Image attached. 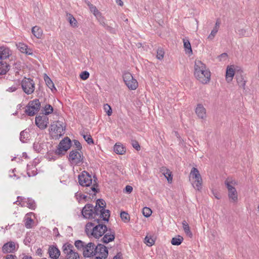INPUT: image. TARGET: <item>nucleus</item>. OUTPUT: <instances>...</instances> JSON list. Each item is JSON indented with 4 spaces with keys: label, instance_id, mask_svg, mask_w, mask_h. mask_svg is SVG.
<instances>
[{
    "label": "nucleus",
    "instance_id": "nucleus-1",
    "mask_svg": "<svg viewBox=\"0 0 259 259\" xmlns=\"http://www.w3.org/2000/svg\"><path fill=\"white\" fill-rule=\"evenodd\" d=\"M102 218L99 221L88 223L85 225V232L89 237L99 238L102 236L107 230V226L103 224Z\"/></svg>",
    "mask_w": 259,
    "mask_h": 259
},
{
    "label": "nucleus",
    "instance_id": "nucleus-2",
    "mask_svg": "<svg viewBox=\"0 0 259 259\" xmlns=\"http://www.w3.org/2000/svg\"><path fill=\"white\" fill-rule=\"evenodd\" d=\"M194 75L201 83L206 84L210 79V72L206 68L205 65L200 60H195Z\"/></svg>",
    "mask_w": 259,
    "mask_h": 259
},
{
    "label": "nucleus",
    "instance_id": "nucleus-3",
    "mask_svg": "<svg viewBox=\"0 0 259 259\" xmlns=\"http://www.w3.org/2000/svg\"><path fill=\"white\" fill-rule=\"evenodd\" d=\"M100 212L97 206H94L91 204H87L83 207L81 213L83 218L93 220L92 222H95L102 218L101 215H100Z\"/></svg>",
    "mask_w": 259,
    "mask_h": 259
},
{
    "label": "nucleus",
    "instance_id": "nucleus-4",
    "mask_svg": "<svg viewBox=\"0 0 259 259\" xmlns=\"http://www.w3.org/2000/svg\"><path fill=\"white\" fill-rule=\"evenodd\" d=\"M236 182L235 181L227 179L225 184L228 189V197L231 202L236 203L238 201V194L236 188L233 186Z\"/></svg>",
    "mask_w": 259,
    "mask_h": 259
},
{
    "label": "nucleus",
    "instance_id": "nucleus-5",
    "mask_svg": "<svg viewBox=\"0 0 259 259\" xmlns=\"http://www.w3.org/2000/svg\"><path fill=\"white\" fill-rule=\"evenodd\" d=\"M190 178L195 179L192 184L194 189L200 191L202 188V179L197 168L193 167L190 173Z\"/></svg>",
    "mask_w": 259,
    "mask_h": 259
},
{
    "label": "nucleus",
    "instance_id": "nucleus-6",
    "mask_svg": "<svg viewBox=\"0 0 259 259\" xmlns=\"http://www.w3.org/2000/svg\"><path fill=\"white\" fill-rule=\"evenodd\" d=\"M40 107L41 104L39 100L34 99L29 102L26 107L25 112L28 116H33L39 111Z\"/></svg>",
    "mask_w": 259,
    "mask_h": 259
},
{
    "label": "nucleus",
    "instance_id": "nucleus-7",
    "mask_svg": "<svg viewBox=\"0 0 259 259\" xmlns=\"http://www.w3.org/2000/svg\"><path fill=\"white\" fill-rule=\"evenodd\" d=\"M23 91L27 95L32 94L35 90L34 81L30 78L24 77L21 82Z\"/></svg>",
    "mask_w": 259,
    "mask_h": 259
},
{
    "label": "nucleus",
    "instance_id": "nucleus-8",
    "mask_svg": "<svg viewBox=\"0 0 259 259\" xmlns=\"http://www.w3.org/2000/svg\"><path fill=\"white\" fill-rule=\"evenodd\" d=\"M95 206H97L98 210L100 211L99 213L100 215H101L102 217V220L105 222H108L110 214L109 210L105 209L106 207L105 201L102 199H99L97 200Z\"/></svg>",
    "mask_w": 259,
    "mask_h": 259
},
{
    "label": "nucleus",
    "instance_id": "nucleus-9",
    "mask_svg": "<svg viewBox=\"0 0 259 259\" xmlns=\"http://www.w3.org/2000/svg\"><path fill=\"white\" fill-rule=\"evenodd\" d=\"M123 79L125 84L130 90H135L138 87V83L137 80L134 78L132 74L128 72L123 73Z\"/></svg>",
    "mask_w": 259,
    "mask_h": 259
},
{
    "label": "nucleus",
    "instance_id": "nucleus-10",
    "mask_svg": "<svg viewBox=\"0 0 259 259\" xmlns=\"http://www.w3.org/2000/svg\"><path fill=\"white\" fill-rule=\"evenodd\" d=\"M70 147L71 140L68 137H66L60 141L55 153L58 155H64Z\"/></svg>",
    "mask_w": 259,
    "mask_h": 259
},
{
    "label": "nucleus",
    "instance_id": "nucleus-11",
    "mask_svg": "<svg viewBox=\"0 0 259 259\" xmlns=\"http://www.w3.org/2000/svg\"><path fill=\"white\" fill-rule=\"evenodd\" d=\"M79 184L83 187H90L92 184L93 180L91 175L86 171H83L78 176Z\"/></svg>",
    "mask_w": 259,
    "mask_h": 259
},
{
    "label": "nucleus",
    "instance_id": "nucleus-12",
    "mask_svg": "<svg viewBox=\"0 0 259 259\" xmlns=\"http://www.w3.org/2000/svg\"><path fill=\"white\" fill-rule=\"evenodd\" d=\"M65 126L61 121L54 122L51 125V131L56 136H61L64 134Z\"/></svg>",
    "mask_w": 259,
    "mask_h": 259
},
{
    "label": "nucleus",
    "instance_id": "nucleus-13",
    "mask_svg": "<svg viewBox=\"0 0 259 259\" xmlns=\"http://www.w3.org/2000/svg\"><path fill=\"white\" fill-rule=\"evenodd\" d=\"M83 157L81 152L77 150H72L69 153L68 159L72 164H79L82 162Z\"/></svg>",
    "mask_w": 259,
    "mask_h": 259
},
{
    "label": "nucleus",
    "instance_id": "nucleus-14",
    "mask_svg": "<svg viewBox=\"0 0 259 259\" xmlns=\"http://www.w3.org/2000/svg\"><path fill=\"white\" fill-rule=\"evenodd\" d=\"M96 246L94 243L89 242L85 245L83 255L85 257H90L96 255Z\"/></svg>",
    "mask_w": 259,
    "mask_h": 259
},
{
    "label": "nucleus",
    "instance_id": "nucleus-15",
    "mask_svg": "<svg viewBox=\"0 0 259 259\" xmlns=\"http://www.w3.org/2000/svg\"><path fill=\"white\" fill-rule=\"evenodd\" d=\"M36 125L41 130L45 129L49 123V118L45 115H38L35 117Z\"/></svg>",
    "mask_w": 259,
    "mask_h": 259
},
{
    "label": "nucleus",
    "instance_id": "nucleus-16",
    "mask_svg": "<svg viewBox=\"0 0 259 259\" xmlns=\"http://www.w3.org/2000/svg\"><path fill=\"white\" fill-rule=\"evenodd\" d=\"M96 255L98 256L101 257L103 259H105L107 257L108 254V251L107 248L104 245L98 244L96 245Z\"/></svg>",
    "mask_w": 259,
    "mask_h": 259
},
{
    "label": "nucleus",
    "instance_id": "nucleus-17",
    "mask_svg": "<svg viewBox=\"0 0 259 259\" xmlns=\"http://www.w3.org/2000/svg\"><path fill=\"white\" fill-rule=\"evenodd\" d=\"M98 185L97 182V178L96 177L94 176V181L92 186L90 185V187H85L86 188L84 190V192L90 195H96V194L99 191L98 188Z\"/></svg>",
    "mask_w": 259,
    "mask_h": 259
},
{
    "label": "nucleus",
    "instance_id": "nucleus-18",
    "mask_svg": "<svg viewBox=\"0 0 259 259\" xmlns=\"http://www.w3.org/2000/svg\"><path fill=\"white\" fill-rule=\"evenodd\" d=\"M104 236L102 239V241L104 243H108L112 241L115 239V232L111 229L107 228Z\"/></svg>",
    "mask_w": 259,
    "mask_h": 259
},
{
    "label": "nucleus",
    "instance_id": "nucleus-19",
    "mask_svg": "<svg viewBox=\"0 0 259 259\" xmlns=\"http://www.w3.org/2000/svg\"><path fill=\"white\" fill-rule=\"evenodd\" d=\"M16 250V244L13 241L5 243L2 247V251L4 253H14Z\"/></svg>",
    "mask_w": 259,
    "mask_h": 259
},
{
    "label": "nucleus",
    "instance_id": "nucleus-20",
    "mask_svg": "<svg viewBox=\"0 0 259 259\" xmlns=\"http://www.w3.org/2000/svg\"><path fill=\"white\" fill-rule=\"evenodd\" d=\"M62 250L63 253L65 255V257L67 256H69L76 252L74 251V246L70 243H65L62 247Z\"/></svg>",
    "mask_w": 259,
    "mask_h": 259
},
{
    "label": "nucleus",
    "instance_id": "nucleus-21",
    "mask_svg": "<svg viewBox=\"0 0 259 259\" xmlns=\"http://www.w3.org/2000/svg\"><path fill=\"white\" fill-rule=\"evenodd\" d=\"M48 253L50 257L53 259H57L60 255V251L56 246L54 245L49 247Z\"/></svg>",
    "mask_w": 259,
    "mask_h": 259
},
{
    "label": "nucleus",
    "instance_id": "nucleus-22",
    "mask_svg": "<svg viewBox=\"0 0 259 259\" xmlns=\"http://www.w3.org/2000/svg\"><path fill=\"white\" fill-rule=\"evenodd\" d=\"M197 116L201 119H205L206 117V109L201 104H198L195 109Z\"/></svg>",
    "mask_w": 259,
    "mask_h": 259
},
{
    "label": "nucleus",
    "instance_id": "nucleus-23",
    "mask_svg": "<svg viewBox=\"0 0 259 259\" xmlns=\"http://www.w3.org/2000/svg\"><path fill=\"white\" fill-rule=\"evenodd\" d=\"M17 48L22 53H25L27 55H32L33 54L32 50L28 48V46L22 42H19L17 44Z\"/></svg>",
    "mask_w": 259,
    "mask_h": 259
},
{
    "label": "nucleus",
    "instance_id": "nucleus-24",
    "mask_svg": "<svg viewBox=\"0 0 259 259\" xmlns=\"http://www.w3.org/2000/svg\"><path fill=\"white\" fill-rule=\"evenodd\" d=\"M160 171L164 176L168 183H171L172 181V176L171 171L165 167H162Z\"/></svg>",
    "mask_w": 259,
    "mask_h": 259
},
{
    "label": "nucleus",
    "instance_id": "nucleus-25",
    "mask_svg": "<svg viewBox=\"0 0 259 259\" xmlns=\"http://www.w3.org/2000/svg\"><path fill=\"white\" fill-rule=\"evenodd\" d=\"M242 71L238 70L236 73V78L237 79V83L240 87H242L243 89L245 88L246 81L244 80L242 75Z\"/></svg>",
    "mask_w": 259,
    "mask_h": 259
},
{
    "label": "nucleus",
    "instance_id": "nucleus-26",
    "mask_svg": "<svg viewBox=\"0 0 259 259\" xmlns=\"http://www.w3.org/2000/svg\"><path fill=\"white\" fill-rule=\"evenodd\" d=\"M11 55V51L8 48L0 47V59H6Z\"/></svg>",
    "mask_w": 259,
    "mask_h": 259
},
{
    "label": "nucleus",
    "instance_id": "nucleus-27",
    "mask_svg": "<svg viewBox=\"0 0 259 259\" xmlns=\"http://www.w3.org/2000/svg\"><path fill=\"white\" fill-rule=\"evenodd\" d=\"M235 75V71L232 66H228L227 68L226 79L228 82H230L233 79Z\"/></svg>",
    "mask_w": 259,
    "mask_h": 259
},
{
    "label": "nucleus",
    "instance_id": "nucleus-28",
    "mask_svg": "<svg viewBox=\"0 0 259 259\" xmlns=\"http://www.w3.org/2000/svg\"><path fill=\"white\" fill-rule=\"evenodd\" d=\"M114 151L117 154L123 155L125 152V148L120 143H116L114 146Z\"/></svg>",
    "mask_w": 259,
    "mask_h": 259
},
{
    "label": "nucleus",
    "instance_id": "nucleus-29",
    "mask_svg": "<svg viewBox=\"0 0 259 259\" xmlns=\"http://www.w3.org/2000/svg\"><path fill=\"white\" fill-rule=\"evenodd\" d=\"M32 34L37 38H40L42 35V29L38 26H35L32 28L31 30Z\"/></svg>",
    "mask_w": 259,
    "mask_h": 259
},
{
    "label": "nucleus",
    "instance_id": "nucleus-30",
    "mask_svg": "<svg viewBox=\"0 0 259 259\" xmlns=\"http://www.w3.org/2000/svg\"><path fill=\"white\" fill-rule=\"evenodd\" d=\"M21 206H27L29 208L34 209L36 205L33 200H32V199L28 198L27 200H25L23 202V204H21Z\"/></svg>",
    "mask_w": 259,
    "mask_h": 259
},
{
    "label": "nucleus",
    "instance_id": "nucleus-31",
    "mask_svg": "<svg viewBox=\"0 0 259 259\" xmlns=\"http://www.w3.org/2000/svg\"><path fill=\"white\" fill-rule=\"evenodd\" d=\"M10 69V66L3 61L0 62V75L6 74Z\"/></svg>",
    "mask_w": 259,
    "mask_h": 259
},
{
    "label": "nucleus",
    "instance_id": "nucleus-32",
    "mask_svg": "<svg viewBox=\"0 0 259 259\" xmlns=\"http://www.w3.org/2000/svg\"><path fill=\"white\" fill-rule=\"evenodd\" d=\"M184 42V47L185 48V51L186 53L192 54V50L190 42L189 39L187 38H183V39Z\"/></svg>",
    "mask_w": 259,
    "mask_h": 259
},
{
    "label": "nucleus",
    "instance_id": "nucleus-33",
    "mask_svg": "<svg viewBox=\"0 0 259 259\" xmlns=\"http://www.w3.org/2000/svg\"><path fill=\"white\" fill-rule=\"evenodd\" d=\"M67 20L69 21L70 25L73 27H77V22L75 18L71 14H67Z\"/></svg>",
    "mask_w": 259,
    "mask_h": 259
},
{
    "label": "nucleus",
    "instance_id": "nucleus-34",
    "mask_svg": "<svg viewBox=\"0 0 259 259\" xmlns=\"http://www.w3.org/2000/svg\"><path fill=\"white\" fill-rule=\"evenodd\" d=\"M183 240L184 239L182 236L178 235L177 236L172 238L171 243L174 245H179L182 243Z\"/></svg>",
    "mask_w": 259,
    "mask_h": 259
},
{
    "label": "nucleus",
    "instance_id": "nucleus-35",
    "mask_svg": "<svg viewBox=\"0 0 259 259\" xmlns=\"http://www.w3.org/2000/svg\"><path fill=\"white\" fill-rule=\"evenodd\" d=\"M182 225L183 229L186 234L189 237H191L192 236V233L190 230V227L188 224L186 222V221H184L182 223Z\"/></svg>",
    "mask_w": 259,
    "mask_h": 259
},
{
    "label": "nucleus",
    "instance_id": "nucleus-36",
    "mask_svg": "<svg viewBox=\"0 0 259 259\" xmlns=\"http://www.w3.org/2000/svg\"><path fill=\"white\" fill-rule=\"evenodd\" d=\"M44 80L46 82V84L47 86L51 90H52L53 88L55 89L54 83L53 82L52 80L51 79V78L47 76L46 74H45L44 76Z\"/></svg>",
    "mask_w": 259,
    "mask_h": 259
},
{
    "label": "nucleus",
    "instance_id": "nucleus-37",
    "mask_svg": "<svg viewBox=\"0 0 259 259\" xmlns=\"http://www.w3.org/2000/svg\"><path fill=\"white\" fill-rule=\"evenodd\" d=\"M81 135L89 144L94 143V141L90 135H88L85 134L84 132H83L81 133Z\"/></svg>",
    "mask_w": 259,
    "mask_h": 259
},
{
    "label": "nucleus",
    "instance_id": "nucleus-38",
    "mask_svg": "<svg viewBox=\"0 0 259 259\" xmlns=\"http://www.w3.org/2000/svg\"><path fill=\"white\" fill-rule=\"evenodd\" d=\"M86 243L81 240H76L75 241L74 245L78 249L83 251Z\"/></svg>",
    "mask_w": 259,
    "mask_h": 259
},
{
    "label": "nucleus",
    "instance_id": "nucleus-39",
    "mask_svg": "<svg viewBox=\"0 0 259 259\" xmlns=\"http://www.w3.org/2000/svg\"><path fill=\"white\" fill-rule=\"evenodd\" d=\"M29 134L25 131H23L20 133V140L23 143L26 142L28 138Z\"/></svg>",
    "mask_w": 259,
    "mask_h": 259
},
{
    "label": "nucleus",
    "instance_id": "nucleus-40",
    "mask_svg": "<svg viewBox=\"0 0 259 259\" xmlns=\"http://www.w3.org/2000/svg\"><path fill=\"white\" fill-rule=\"evenodd\" d=\"M44 111H45L44 115L47 116L53 112V107L51 105L47 104L44 107Z\"/></svg>",
    "mask_w": 259,
    "mask_h": 259
},
{
    "label": "nucleus",
    "instance_id": "nucleus-41",
    "mask_svg": "<svg viewBox=\"0 0 259 259\" xmlns=\"http://www.w3.org/2000/svg\"><path fill=\"white\" fill-rule=\"evenodd\" d=\"M120 218L121 220L125 223L128 222L130 220L129 214L125 211H122L120 213Z\"/></svg>",
    "mask_w": 259,
    "mask_h": 259
},
{
    "label": "nucleus",
    "instance_id": "nucleus-42",
    "mask_svg": "<svg viewBox=\"0 0 259 259\" xmlns=\"http://www.w3.org/2000/svg\"><path fill=\"white\" fill-rule=\"evenodd\" d=\"M33 223V220L29 217H27L25 219V226L27 229H30L32 227V223Z\"/></svg>",
    "mask_w": 259,
    "mask_h": 259
},
{
    "label": "nucleus",
    "instance_id": "nucleus-43",
    "mask_svg": "<svg viewBox=\"0 0 259 259\" xmlns=\"http://www.w3.org/2000/svg\"><path fill=\"white\" fill-rule=\"evenodd\" d=\"M164 55V52L162 48H158L157 50L156 58L160 60L163 59Z\"/></svg>",
    "mask_w": 259,
    "mask_h": 259
},
{
    "label": "nucleus",
    "instance_id": "nucleus-44",
    "mask_svg": "<svg viewBox=\"0 0 259 259\" xmlns=\"http://www.w3.org/2000/svg\"><path fill=\"white\" fill-rule=\"evenodd\" d=\"M143 214L146 218L149 217L152 214L151 209L147 207H145L143 209Z\"/></svg>",
    "mask_w": 259,
    "mask_h": 259
},
{
    "label": "nucleus",
    "instance_id": "nucleus-45",
    "mask_svg": "<svg viewBox=\"0 0 259 259\" xmlns=\"http://www.w3.org/2000/svg\"><path fill=\"white\" fill-rule=\"evenodd\" d=\"M104 110L108 116H110L112 113L111 107L108 104H104Z\"/></svg>",
    "mask_w": 259,
    "mask_h": 259
},
{
    "label": "nucleus",
    "instance_id": "nucleus-46",
    "mask_svg": "<svg viewBox=\"0 0 259 259\" xmlns=\"http://www.w3.org/2000/svg\"><path fill=\"white\" fill-rule=\"evenodd\" d=\"M86 4L89 7V8L90 9V10L91 11V12H93L95 15H96V13H99V11L97 10V9L96 8V7L95 6H94L93 5H92L90 2L87 1L86 2Z\"/></svg>",
    "mask_w": 259,
    "mask_h": 259
},
{
    "label": "nucleus",
    "instance_id": "nucleus-47",
    "mask_svg": "<svg viewBox=\"0 0 259 259\" xmlns=\"http://www.w3.org/2000/svg\"><path fill=\"white\" fill-rule=\"evenodd\" d=\"M218 31V30H217V28H213L211 31L210 34L207 37V38L209 40H212L217 33Z\"/></svg>",
    "mask_w": 259,
    "mask_h": 259
},
{
    "label": "nucleus",
    "instance_id": "nucleus-48",
    "mask_svg": "<svg viewBox=\"0 0 259 259\" xmlns=\"http://www.w3.org/2000/svg\"><path fill=\"white\" fill-rule=\"evenodd\" d=\"M90 73L87 71L82 72L80 74V77L82 80H86L89 77Z\"/></svg>",
    "mask_w": 259,
    "mask_h": 259
},
{
    "label": "nucleus",
    "instance_id": "nucleus-49",
    "mask_svg": "<svg viewBox=\"0 0 259 259\" xmlns=\"http://www.w3.org/2000/svg\"><path fill=\"white\" fill-rule=\"evenodd\" d=\"M145 240L149 246H152L154 243V240L151 237L147 236L145 238Z\"/></svg>",
    "mask_w": 259,
    "mask_h": 259
},
{
    "label": "nucleus",
    "instance_id": "nucleus-50",
    "mask_svg": "<svg viewBox=\"0 0 259 259\" xmlns=\"http://www.w3.org/2000/svg\"><path fill=\"white\" fill-rule=\"evenodd\" d=\"M132 145L133 147L137 151H139L141 149L139 143L136 140L132 141Z\"/></svg>",
    "mask_w": 259,
    "mask_h": 259
},
{
    "label": "nucleus",
    "instance_id": "nucleus-51",
    "mask_svg": "<svg viewBox=\"0 0 259 259\" xmlns=\"http://www.w3.org/2000/svg\"><path fill=\"white\" fill-rule=\"evenodd\" d=\"M65 259H80L78 253L76 252L73 254H71L69 256H67L65 257Z\"/></svg>",
    "mask_w": 259,
    "mask_h": 259
},
{
    "label": "nucleus",
    "instance_id": "nucleus-52",
    "mask_svg": "<svg viewBox=\"0 0 259 259\" xmlns=\"http://www.w3.org/2000/svg\"><path fill=\"white\" fill-rule=\"evenodd\" d=\"M74 144L76 148H77V150L80 151L82 149V146L81 145V144L80 142L76 140H73Z\"/></svg>",
    "mask_w": 259,
    "mask_h": 259
},
{
    "label": "nucleus",
    "instance_id": "nucleus-53",
    "mask_svg": "<svg viewBox=\"0 0 259 259\" xmlns=\"http://www.w3.org/2000/svg\"><path fill=\"white\" fill-rule=\"evenodd\" d=\"M237 33L241 36H246V31L244 29H240L238 30Z\"/></svg>",
    "mask_w": 259,
    "mask_h": 259
},
{
    "label": "nucleus",
    "instance_id": "nucleus-54",
    "mask_svg": "<svg viewBox=\"0 0 259 259\" xmlns=\"http://www.w3.org/2000/svg\"><path fill=\"white\" fill-rule=\"evenodd\" d=\"M17 199H18V200L15 201L14 202V203L17 204L18 205H21V204H22L23 202L24 201H23V200H24L25 199L22 198V197L18 196L17 197Z\"/></svg>",
    "mask_w": 259,
    "mask_h": 259
},
{
    "label": "nucleus",
    "instance_id": "nucleus-55",
    "mask_svg": "<svg viewBox=\"0 0 259 259\" xmlns=\"http://www.w3.org/2000/svg\"><path fill=\"white\" fill-rule=\"evenodd\" d=\"M228 55L227 53H223L219 56L220 61L226 60L227 58Z\"/></svg>",
    "mask_w": 259,
    "mask_h": 259
},
{
    "label": "nucleus",
    "instance_id": "nucleus-56",
    "mask_svg": "<svg viewBox=\"0 0 259 259\" xmlns=\"http://www.w3.org/2000/svg\"><path fill=\"white\" fill-rule=\"evenodd\" d=\"M18 88L17 86L13 85L9 87L7 91L9 92H13L17 90Z\"/></svg>",
    "mask_w": 259,
    "mask_h": 259
},
{
    "label": "nucleus",
    "instance_id": "nucleus-57",
    "mask_svg": "<svg viewBox=\"0 0 259 259\" xmlns=\"http://www.w3.org/2000/svg\"><path fill=\"white\" fill-rule=\"evenodd\" d=\"M125 190L126 192L127 193H131L133 191V187L131 186L127 185L125 187Z\"/></svg>",
    "mask_w": 259,
    "mask_h": 259
},
{
    "label": "nucleus",
    "instance_id": "nucleus-58",
    "mask_svg": "<svg viewBox=\"0 0 259 259\" xmlns=\"http://www.w3.org/2000/svg\"><path fill=\"white\" fill-rule=\"evenodd\" d=\"M6 259H17V256L13 254H8L6 256Z\"/></svg>",
    "mask_w": 259,
    "mask_h": 259
},
{
    "label": "nucleus",
    "instance_id": "nucleus-59",
    "mask_svg": "<svg viewBox=\"0 0 259 259\" xmlns=\"http://www.w3.org/2000/svg\"><path fill=\"white\" fill-rule=\"evenodd\" d=\"M220 25V22L219 20H217L215 24V26L213 28H217L219 30V28Z\"/></svg>",
    "mask_w": 259,
    "mask_h": 259
},
{
    "label": "nucleus",
    "instance_id": "nucleus-60",
    "mask_svg": "<svg viewBox=\"0 0 259 259\" xmlns=\"http://www.w3.org/2000/svg\"><path fill=\"white\" fill-rule=\"evenodd\" d=\"M116 3L120 6H122L123 5V3L121 0H116Z\"/></svg>",
    "mask_w": 259,
    "mask_h": 259
},
{
    "label": "nucleus",
    "instance_id": "nucleus-61",
    "mask_svg": "<svg viewBox=\"0 0 259 259\" xmlns=\"http://www.w3.org/2000/svg\"><path fill=\"white\" fill-rule=\"evenodd\" d=\"M213 195H214V196L215 197V198H217L218 199H220V197L219 196V195L218 194V193L217 192H214L213 191Z\"/></svg>",
    "mask_w": 259,
    "mask_h": 259
},
{
    "label": "nucleus",
    "instance_id": "nucleus-62",
    "mask_svg": "<svg viewBox=\"0 0 259 259\" xmlns=\"http://www.w3.org/2000/svg\"><path fill=\"white\" fill-rule=\"evenodd\" d=\"M22 259H33L31 256H29L27 255H24L22 257Z\"/></svg>",
    "mask_w": 259,
    "mask_h": 259
},
{
    "label": "nucleus",
    "instance_id": "nucleus-63",
    "mask_svg": "<svg viewBox=\"0 0 259 259\" xmlns=\"http://www.w3.org/2000/svg\"><path fill=\"white\" fill-rule=\"evenodd\" d=\"M41 252H42V250H41L40 248H38V249H37V250H36V253H37L38 255H41V254H42Z\"/></svg>",
    "mask_w": 259,
    "mask_h": 259
},
{
    "label": "nucleus",
    "instance_id": "nucleus-64",
    "mask_svg": "<svg viewBox=\"0 0 259 259\" xmlns=\"http://www.w3.org/2000/svg\"><path fill=\"white\" fill-rule=\"evenodd\" d=\"M120 255H119V253H118L116 255H115L114 257V259H120Z\"/></svg>",
    "mask_w": 259,
    "mask_h": 259
}]
</instances>
